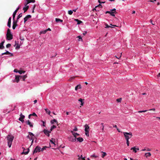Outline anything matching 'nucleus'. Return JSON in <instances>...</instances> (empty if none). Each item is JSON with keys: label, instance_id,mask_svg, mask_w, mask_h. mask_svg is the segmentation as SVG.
<instances>
[{"label": "nucleus", "instance_id": "obj_8", "mask_svg": "<svg viewBox=\"0 0 160 160\" xmlns=\"http://www.w3.org/2000/svg\"><path fill=\"white\" fill-rule=\"evenodd\" d=\"M13 20V24L12 28L13 29H14L16 27L18 26L17 23L18 22V21L17 20Z\"/></svg>", "mask_w": 160, "mask_h": 160}, {"label": "nucleus", "instance_id": "obj_10", "mask_svg": "<svg viewBox=\"0 0 160 160\" xmlns=\"http://www.w3.org/2000/svg\"><path fill=\"white\" fill-rule=\"evenodd\" d=\"M19 9V8L18 7V8L15 10V11L13 12V15H12V17H13V20H14V18H15V15H16V14L17 12H18V10Z\"/></svg>", "mask_w": 160, "mask_h": 160}, {"label": "nucleus", "instance_id": "obj_27", "mask_svg": "<svg viewBox=\"0 0 160 160\" xmlns=\"http://www.w3.org/2000/svg\"><path fill=\"white\" fill-rule=\"evenodd\" d=\"M45 110L46 112L48 113V114L49 115H50V113H51V112L50 111H49L48 109L47 108H46L45 109Z\"/></svg>", "mask_w": 160, "mask_h": 160}, {"label": "nucleus", "instance_id": "obj_3", "mask_svg": "<svg viewBox=\"0 0 160 160\" xmlns=\"http://www.w3.org/2000/svg\"><path fill=\"white\" fill-rule=\"evenodd\" d=\"M40 151H41V148L39 146H37L33 151V153H37L38 152H40Z\"/></svg>", "mask_w": 160, "mask_h": 160}, {"label": "nucleus", "instance_id": "obj_26", "mask_svg": "<svg viewBox=\"0 0 160 160\" xmlns=\"http://www.w3.org/2000/svg\"><path fill=\"white\" fill-rule=\"evenodd\" d=\"M54 122H56L57 124H58V122L56 120L54 119L53 120H51V122L52 124H53Z\"/></svg>", "mask_w": 160, "mask_h": 160}, {"label": "nucleus", "instance_id": "obj_39", "mask_svg": "<svg viewBox=\"0 0 160 160\" xmlns=\"http://www.w3.org/2000/svg\"><path fill=\"white\" fill-rule=\"evenodd\" d=\"M73 13V11H72L71 10H70L68 11V14L69 15H72Z\"/></svg>", "mask_w": 160, "mask_h": 160}, {"label": "nucleus", "instance_id": "obj_35", "mask_svg": "<svg viewBox=\"0 0 160 160\" xmlns=\"http://www.w3.org/2000/svg\"><path fill=\"white\" fill-rule=\"evenodd\" d=\"M47 32L46 30L42 31L40 32V34L42 33L45 34Z\"/></svg>", "mask_w": 160, "mask_h": 160}, {"label": "nucleus", "instance_id": "obj_7", "mask_svg": "<svg viewBox=\"0 0 160 160\" xmlns=\"http://www.w3.org/2000/svg\"><path fill=\"white\" fill-rule=\"evenodd\" d=\"M6 37L7 39L8 40H12L13 38V36L12 34H6Z\"/></svg>", "mask_w": 160, "mask_h": 160}, {"label": "nucleus", "instance_id": "obj_56", "mask_svg": "<svg viewBox=\"0 0 160 160\" xmlns=\"http://www.w3.org/2000/svg\"><path fill=\"white\" fill-rule=\"evenodd\" d=\"M42 122L43 123V126L44 127H45V122L44 121H42Z\"/></svg>", "mask_w": 160, "mask_h": 160}, {"label": "nucleus", "instance_id": "obj_19", "mask_svg": "<svg viewBox=\"0 0 160 160\" xmlns=\"http://www.w3.org/2000/svg\"><path fill=\"white\" fill-rule=\"evenodd\" d=\"M82 88V87L80 84H79L77 86L75 87V90L76 91H77L78 90V89H81Z\"/></svg>", "mask_w": 160, "mask_h": 160}, {"label": "nucleus", "instance_id": "obj_31", "mask_svg": "<svg viewBox=\"0 0 160 160\" xmlns=\"http://www.w3.org/2000/svg\"><path fill=\"white\" fill-rule=\"evenodd\" d=\"M22 13H20L18 15V16L17 18V20L18 21V19L20 18L21 17H22Z\"/></svg>", "mask_w": 160, "mask_h": 160}, {"label": "nucleus", "instance_id": "obj_28", "mask_svg": "<svg viewBox=\"0 0 160 160\" xmlns=\"http://www.w3.org/2000/svg\"><path fill=\"white\" fill-rule=\"evenodd\" d=\"M56 128V126H55L54 125H52L50 131L51 132L52 130L54 128Z\"/></svg>", "mask_w": 160, "mask_h": 160}, {"label": "nucleus", "instance_id": "obj_21", "mask_svg": "<svg viewBox=\"0 0 160 160\" xmlns=\"http://www.w3.org/2000/svg\"><path fill=\"white\" fill-rule=\"evenodd\" d=\"M77 141L79 142H82L83 141V139L81 137H79L77 138H76Z\"/></svg>", "mask_w": 160, "mask_h": 160}, {"label": "nucleus", "instance_id": "obj_14", "mask_svg": "<svg viewBox=\"0 0 160 160\" xmlns=\"http://www.w3.org/2000/svg\"><path fill=\"white\" fill-rule=\"evenodd\" d=\"M71 132L72 133L73 135L74 136V137L75 138H76L77 136H79V134L76 133V132H73V131H71Z\"/></svg>", "mask_w": 160, "mask_h": 160}, {"label": "nucleus", "instance_id": "obj_61", "mask_svg": "<svg viewBox=\"0 0 160 160\" xmlns=\"http://www.w3.org/2000/svg\"><path fill=\"white\" fill-rule=\"evenodd\" d=\"M111 11H107L105 13L107 14V13H109V14H111Z\"/></svg>", "mask_w": 160, "mask_h": 160}, {"label": "nucleus", "instance_id": "obj_4", "mask_svg": "<svg viewBox=\"0 0 160 160\" xmlns=\"http://www.w3.org/2000/svg\"><path fill=\"white\" fill-rule=\"evenodd\" d=\"M28 134L29 135L27 137V138H28L30 140L32 139L34 136L33 134L31 132H29Z\"/></svg>", "mask_w": 160, "mask_h": 160}, {"label": "nucleus", "instance_id": "obj_9", "mask_svg": "<svg viewBox=\"0 0 160 160\" xmlns=\"http://www.w3.org/2000/svg\"><path fill=\"white\" fill-rule=\"evenodd\" d=\"M43 132L48 137H49L50 136V133L51 132L50 131H49L48 130H46L45 129H44L43 131Z\"/></svg>", "mask_w": 160, "mask_h": 160}, {"label": "nucleus", "instance_id": "obj_58", "mask_svg": "<svg viewBox=\"0 0 160 160\" xmlns=\"http://www.w3.org/2000/svg\"><path fill=\"white\" fill-rule=\"evenodd\" d=\"M74 131H78V129L77 128L75 127V128L73 130Z\"/></svg>", "mask_w": 160, "mask_h": 160}, {"label": "nucleus", "instance_id": "obj_2", "mask_svg": "<svg viewBox=\"0 0 160 160\" xmlns=\"http://www.w3.org/2000/svg\"><path fill=\"white\" fill-rule=\"evenodd\" d=\"M124 135L125 138V139L127 140V144L128 146H129V137L128 135H130V133L124 132Z\"/></svg>", "mask_w": 160, "mask_h": 160}, {"label": "nucleus", "instance_id": "obj_64", "mask_svg": "<svg viewBox=\"0 0 160 160\" xmlns=\"http://www.w3.org/2000/svg\"><path fill=\"white\" fill-rule=\"evenodd\" d=\"M116 9L115 8H113L111 10V11H114V12H116Z\"/></svg>", "mask_w": 160, "mask_h": 160}, {"label": "nucleus", "instance_id": "obj_46", "mask_svg": "<svg viewBox=\"0 0 160 160\" xmlns=\"http://www.w3.org/2000/svg\"><path fill=\"white\" fill-rule=\"evenodd\" d=\"M31 114V116H36V117H37V114L35 112H33L32 114Z\"/></svg>", "mask_w": 160, "mask_h": 160}, {"label": "nucleus", "instance_id": "obj_54", "mask_svg": "<svg viewBox=\"0 0 160 160\" xmlns=\"http://www.w3.org/2000/svg\"><path fill=\"white\" fill-rule=\"evenodd\" d=\"M20 48V46L18 44L16 46V47L15 48L16 49H19Z\"/></svg>", "mask_w": 160, "mask_h": 160}, {"label": "nucleus", "instance_id": "obj_30", "mask_svg": "<svg viewBox=\"0 0 160 160\" xmlns=\"http://www.w3.org/2000/svg\"><path fill=\"white\" fill-rule=\"evenodd\" d=\"M55 21L56 22H58L59 21H60V22H62L63 20L61 19H59V18H56L55 19Z\"/></svg>", "mask_w": 160, "mask_h": 160}, {"label": "nucleus", "instance_id": "obj_34", "mask_svg": "<svg viewBox=\"0 0 160 160\" xmlns=\"http://www.w3.org/2000/svg\"><path fill=\"white\" fill-rule=\"evenodd\" d=\"M102 153H103V154L102 155V158H103L105 156L107 155V154L105 152H102Z\"/></svg>", "mask_w": 160, "mask_h": 160}, {"label": "nucleus", "instance_id": "obj_41", "mask_svg": "<svg viewBox=\"0 0 160 160\" xmlns=\"http://www.w3.org/2000/svg\"><path fill=\"white\" fill-rule=\"evenodd\" d=\"M75 78V77H71L69 79H68V80L69 81H72V80L74 79V78Z\"/></svg>", "mask_w": 160, "mask_h": 160}, {"label": "nucleus", "instance_id": "obj_1", "mask_svg": "<svg viewBox=\"0 0 160 160\" xmlns=\"http://www.w3.org/2000/svg\"><path fill=\"white\" fill-rule=\"evenodd\" d=\"M7 138L8 141V145L9 148H10L14 139V137L10 135H8L7 137Z\"/></svg>", "mask_w": 160, "mask_h": 160}, {"label": "nucleus", "instance_id": "obj_32", "mask_svg": "<svg viewBox=\"0 0 160 160\" xmlns=\"http://www.w3.org/2000/svg\"><path fill=\"white\" fill-rule=\"evenodd\" d=\"M48 148V147L47 146H44L43 148H42V149L41 148V151H43L44 150L46 149V148Z\"/></svg>", "mask_w": 160, "mask_h": 160}, {"label": "nucleus", "instance_id": "obj_16", "mask_svg": "<svg viewBox=\"0 0 160 160\" xmlns=\"http://www.w3.org/2000/svg\"><path fill=\"white\" fill-rule=\"evenodd\" d=\"M20 79H22L23 81H25L26 78L27 77V75H25L23 76H20Z\"/></svg>", "mask_w": 160, "mask_h": 160}, {"label": "nucleus", "instance_id": "obj_40", "mask_svg": "<svg viewBox=\"0 0 160 160\" xmlns=\"http://www.w3.org/2000/svg\"><path fill=\"white\" fill-rule=\"evenodd\" d=\"M18 72L20 74H22V73H24L25 72V71H22V70H18Z\"/></svg>", "mask_w": 160, "mask_h": 160}, {"label": "nucleus", "instance_id": "obj_18", "mask_svg": "<svg viewBox=\"0 0 160 160\" xmlns=\"http://www.w3.org/2000/svg\"><path fill=\"white\" fill-rule=\"evenodd\" d=\"M25 149L24 148L23 151V152H22V153H24L25 155L27 154L29 151V148H28L27 150V151L26 152L25 151Z\"/></svg>", "mask_w": 160, "mask_h": 160}, {"label": "nucleus", "instance_id": "obj_57", "mask_svg": "<svg viewBox=\"0 0 160 160\" xmlns=\"http://www.w3.org/2000/svg\"><path fill=\"white\" fill-rule=\"evenodd\" d=\"M101 125H102V132L104 130V126L103 125V123H101Z\"/></svg>", "mask_w": 160, "mask_h": 160}, {"label": "nucleus", "instance_id": "obj_43", "mask_svg": "<svg viewBox=\"0 0 160 160\" xmlns=\"http://www.w3.org/2000/svg\"><path fill=\"white\" fill-rule=\"evenodd\" d=\"M147 111V110H143V111H139L138 112V113H141V112H146Z\"/></svg>", "mask_w": 160, "mask_h": 160}, {"label": "nucleus", "instance_id": "obj_53", "mask_svg": "<svg viewBox=\"0 0 160 160\" xmlns=\"http://www.w3.org/2000/svg\"><path fill=\"white\" fill-rule=\"evenodd\" d=\"M82 22L80 20H78V21L77 22V24H81Z\"/></svg>", "mask_w": 160, "mask_h": 160}, {"label": "nucleus", "instance_id": "obj_42", "mask_svg": "<svg viewBox=\"0 0 160 160\" xmlns=\"http://www.w3.org/2000/svg\"><path fill=\"white\" fill-rule=\"evenodd\" d=\"M78 160H85V157L84 158H78Z\"/></svg>", "mask_w": 160, "mask_h": 160}, {"label": "nucleus", "instance_id": "obj_47", "mask_svg": "<svg viewBox=\"0 0 160 160\" xmlns=\"http://www.w3.org/2000/svg\"><path fill=\"white\" fill-rule=\"evenodd\" d=\"M85 135L87 136H89V131H85Z\"/></svg>", "mask_w": 160, "mask_h": 160}, {"label": "nucleus", "instance_id": "obj_6", "mask_svg": "<svg viewBox=\"0 0 160 160\" xmlns=\"http://www.w3.org/2000/svg\"><path fill=\"white\" fill-rule=\"evenodd\" d=\"M69 140L72 142H75L76 141V138L74 137L69 136L68 138Z\"/></svg>", "mask_w": 160, "mask_h": 160}, {"label": "nucleus", "instance_id": "obj_12", "mask_svg": "<svg viewBox=\"0 0 160 160\" xmlns=\"http://www.w3.org/2000/svg\"><path fill=\"white\" fill-rule=\"evenodd\" d=\"M132 150V151L135 153L137 152V150H139V149L138 148H136L135 147H134L131 148V150Z\"/></svg>", "mask_w": 160, "mask_h": 160}, {"label": "nucleus", "instance_id": "obj_63", "mask_svg": "<svg viewBox=\"0 0 160 160\" xmlns=\"http://www.w3.org/2000/svg\"><path fill=\"white\" fill-rule=\"evenodd\" d=\"M149 111H155V108H152L149 110Z\"/></svg>", "mask_w": 160, "mask_h": 160}, {"label": "nucleus", "instance_id": "obj_29", "mask_svg": "<svg viewBox=\"0 0 160 160\" xmlns=\"http://www.w3.org/2000/svg\"><path fill=\"white\" fill-rule=\"evenodd\" d=\"M9 54H10V52L8 51H7L6 52L2 53V55H3L5 54L8 55Z\"/></svg>", "mask_w": 160, "mask_h": 160}, {"label": "nucleus", "instance_id": "obj_51", "mask_svg": "<svg viewBox=\"0 0 160 160\" xmlns=\"http://www.w3.org/2000/svg\"><path fill=\"white\" fill-rule=\"evenodd\" d=\"M11 46V44H8L6 45V47L7 48H9Z\"/></svg>", "mask_w": 160, "mask_h": 160}, {"label": "nucleus", "instance_id": "obj_37", "mask_svg": "<svg viewBox=\"0 0 160 160\" xmlns=\"http://www.w3.org/2000/svg\"><path fill=\"white\" fill-rule=\"evenodd\" d=\"M122 53H120V55H119V56H118V57L117 56H115V57L117 58L118 59H120V58L121 57V56H122Z\"/></svg>", "mask_w": 160, "mask_h": 160}, {"label": "nucleus", "instance_id": "obj_45", "mask_svg": "<svg viewBox=\"0 0 160 160\" xmlns=\"http://www.w3.org/2000/svg\"><path fill=\"white\" fill-rule=\"evenodd\" d=\"M105 26H106V27H105V28H108L109 27L112 28V27L108 25L107 24H105Z\"/></svg>", "mask_w": 160, "mask_h": 160}, {"label": "nucleus", "instance_id": "obj_24", "mask_svg": "<svg viewBox=\"0 0 160 160\" xmlns=\"http://www.w3.org/2000/svg\"><path fill=\"white\" fill-rule=\"evenodd\" d=\"M84 100V99H82V98H80L78 99V101L81 102V106H83L84 102H83V101Z\"/></svg>", "mask_w": 160, "mask_h": 160}, {"label": "nucleus", "instance_id": "obj_5", "mask_svg": "<svg viewBox=\"0 0 160 160\" xmlns=\"http://www.w3.org/2000/svg\"><path fill=\"white\" fill-rule=\"evenodd\" d=\"M20 117L19 118L18 120L19 121H21L22 122H23L24 121V119L25 118V116L24 115H23L22 113H21L20 115Z\"/></svg>", "mask_w": 160, "mask_h": 160}, {"label": "nucleus", "instance_id": "obj_62", "mask_svg": "<svg viewBox=\"0 0 160 160\" xmlns=\"http://www.w3.org/2000/svg\"><path fill=\"white\" fill-rule=\"evenodd\" d=\"M11 18L10 17L8 20V22H11Z\"/></svg>", "mask_w": 160, "mask_h": 160}, {"label": "nucleus", "instance_id": "obj_49", "mask_svg": "<svg viewBox=\"0 0 160 160\" xmlns=\"http://www.w3.org/2000/svg\"><path fill=\"white\" fill-rule=\"evenodd\" d=\"M11 22H8L7 25L9 28L11 27Z\"/></svg>", "mask_w": 160, "mask_h": 160}, {"label": "nucleus", "instance_id": "obj_36", "mask_svg": "<svg viewBox=\"0 0 160 160\" xmlns=\"http://www.w3.org/2000/svg\"><path fill=\"white\" fill-rule=\"evenodd\" d=\"M116 12H111V14L110 15H112V16H115V14H114V13H116Z\"/></svg>", "mask_w": 160, "mask_h": 160}, {"label": "nucleus", "instance_id": "obj_60", "mask_svg": "<svg viewBox=\"0 0 160 160\" xmlns=\"http://www.w3.org/2000/svg\"><path fill=\"white\" fill-rule=\"evenodd\" d=\"M18 71L17 69H15L14 70V72H18Z\"/></svg>", "mask_w": 160, "mask_h": 160}, {"label": "nucleus", "instance_id": "obj_20", "mask_svg": "<svg viewBox=\"0 0 160 160\" xmlns=\"http://www.w3.org/2000/svg\"><path fill=\"white\" fill-rule=\"evenodd\" d=\"M4 42V41L3 42H2L0 43V49H3L4 47L3 45Z\"/></svg>", "mask_w": 160, "mask_h": 160}, {"label": "nucleus", "instance_id": "obj_33", "mask_svg": "<svg viewBox=\"0 0 160 160\" xmlns=\"http://www.w3.org/2000/svg\"><path fill=\"white\" fill-rule=\"evenodd\" d=\"M121 100H122L121 98H119L117 99L116 100V101L118 102H121Z\"/></svg>", "mask_w": 160, "mask_h": 160}, {"label": "nucleus", "instance_id": "obj_25", "mask_svg": "<svg viewBox=\"0 0 160 160\" xmlns=\"http://www.w3.org/2000/svg\"><path fill=\"white\" fill-rule=\"evenodd\" d=\"M151 156V154L150 152L146 153L145 154V156L146 158L150 157Z\"/></svg>", "mask_w": 160, "mask_h": 160}, {"label": "nucleus", "instance_id": "obj_38", "mask_svg": "<svg viewBox=\"0 0 160 160\" xmlns=\"http://www.w3.org/2000/svg\"><path fill=\"white\" fill-rule=\"evenodd\" d=\"M11 34L10 31V30L8 28L7 31V34Z\"/></svg>", "mask_w": 160, "mask_h": 160}, {"label": "nucleus", "instance_id": "obj_59", "mask_svg": "<svg viewBox=\"0 0 160 160\" xmlns=\"http://www.w3.org/2000/svg\"><path fill=\"white\" fill-rule=\"evenodd\" d=\"M150 22H151V23L153 25H155V22L153 23L152 21V20H150Z\"/></svg>", "mask_w": 160, "mask_h": 160}, {"label": "nucleus", "instance_id": "obj_13", "mask_svg": "<svg viewBox=\"0 0 160 160\" xmlns=\"http://www.w3.org/2000/svg\"><path fill=\"white\" fill-rule=\"evenodd\" d=\"M27 124L31 128L33 127V124L31 123L29 120H28L26 122Z\"/></svg>", "mask_w": 160, "mask_h": 160}, {"label": "nucleus", "instance_id": "obj_17", "mask_svg": "<svg viewBox=\"0 0 160 160\" xmlns=\"http://www.w3.org/2000/svg\"><path fill=\"white\" fill-rule=\"evenodd\" d=\"M26 1H27V3L25 5V6H26L27 4H28L30 2H32L34 3L35 2V0H26Z\"/></svg>", "mask_w": 160, "mask_h": 160}, {"label": "nucleus", "instance_id": "obj_55", "mask_svg": "<svg viewBox=\"0 0 160 160\" xmlns=\"http://www.w3.org/2000/svg\"><path fill=\"white\" fill-rule=\"evenodd\" d=\"M98 2L100 3H105V2H101L100 0H98Z\"/></svg>", "mask_w": 160, "mask_h": 160}, {"label": "nucleus", "instance_id": "obj_48", "mask_svg": "<svg viewBox=\"0 0 160 160\" xmlns=\"http://www.w3.org/2000/svg\"><path fill=\"white\" fill-rule=\"evenodd\" d=\"M53 138H52V140H50V142H51V143L52 144H53L54 145V146L55 145V144L54 142L52 141Z\"/></svg>", "mask_w": 160, "mask_h": 160}, {"label": "nucleus", "instance_id": "obj_15", "mask_svg": "<svg viewBox=\"0 0 160 160\" xmlns=\"http://www.w3.org/2000/svg\"><path fill=\"white\" fill-rule=\"evenodd\" d=\"M20 76L15 75V80L17 82H18L19 81V78H20Z\"/></svg>", "mask_w": 160, "mask_h": 160}, {"label": "nucleus", "instance_id": "obj_50", "mask_svg": "<svg viewBox=\"0 0 160 160\" xmlns=\"http://www.w3.org/2000/svg\"><path fill=\"white\" fill-rule=\"evenodd\" d=\"M77 38H79L78 41H80V40H81L82 41V39L80 36H78L77 37Z\"/></svg>", "mask_w": 160, "mask_h": 160}, {"label": "nucleus", "instance_id": "obj_23", "mask_svg": "<svg viewBox=\"0 0 160 160\" xmlns=\"http://www.w3.org/2000/svg\"><path fill=\"white\" fill-rule=\"evenodd\" d=\"M85 131H89L88 129H89V127L88 126V125L86 124L85 125Z\"/></svg>", "mask_w": 160, "mask_h": 160}, {"label": "nucleus", "instance_id": "obj_22", "mask_svg": "<svg viewBox=\"0 0 160 160\" xmlns=\"http://www.w3.org/2000/svg\"><path fill=\"white\" fill-rule=\"evenodd\" d=\"M26 7H24L23 8V10H24V12L25 13V12H26L27 10L29 8V6H26Z\"/></svg>", "mask_w": 160, "mask_h": 160}, {"label": "nucleus", "instance_id": "obj_11", "mask_svg": "<svg viewBox=\"0 0 160 160\" xmlns=\"http://www.w3.org/2000/svg\"><path fill=\"white\" fill-rule=\"evenodd\" d=\"M31 16L29 15H27L26 17H25L24 18V23H25L28 20V19L31 18Z\"/></svg>", "mask_w": 160, "mask_h": 160}, {"label": "nucleus", "instance_id": "obj_44", "mask_svg": "<svg viewBox=\"0 0 160 160\" xmlns=\"http://www.w3.org/2000/svg\"><path fill=\"white\" fill-rule=\"evenodd\" d=\"M98 157L97 156H95L94 154L90 156V157L92 158H97Z\"/></svg>", "mask_w": 160, "mask_h": 160}, {"label": "nucleus", "instance_id": "obj_52", "mask_svg": "<svg viewBox=\"0 0 160 160\" xmlns=\"http://www.w3.org/2000/svg\"><path fill=\"white\" fill-rule=\"evenodd\" d=\"M101 6V4H99L98 6H96L95 8H94V9H93V11H94V10H96V8H97L98 6Z\"/></svg>", "mask_w": 160, "mask_h": 160}]
</instances>
